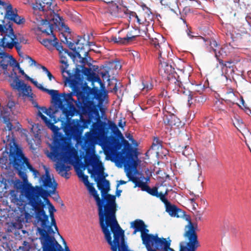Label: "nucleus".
I'll list each match as a JSON object with an SVG mask.
<instances>
[{
    "instance_id": "obj_1",
    "label": "nucleus",
    "mask_w": 251,
    "mask_h": 251,
    "mask_svg": "<svg viewBox=\"0 0 251 251\" xmlns=\"http://www.w3.org/2000/svg\"><path fill=\"white\" fill-rule=\"evenodd\" d=\"M81 71L75 69V74H73L70 71L67 70L65 74H62L64 78L65 85L69 84L70 87L72 88V91L70 93H61V96L63 99L64 106L66 108V117L74 116L77 112L76 108L73 105L74 102L76 103L73 97H77V100L88 99L90 98H97L99 96L98 92L91 88L87 85H83L82 77L81 76Z\"/></svg>"
},
{
    "instance_id": "obj_2",
    "label": "nucleus",
    "mask_w": 251,
    "mask_h": 251,
    "mask_svg": "<svg viewBox=\"0 0 251 251\" xmlns=\"http://www.w3.org/2000/svg\"><path fill=\"white\" fill-rule=\"evenodd\" d=\"M117 208L99 218L100 224L112 251H131L125 239L124 231L116 220Z\"/></svg>"
},
{
    "instance_id": "obj_3",
    "label": "nucleus",
    "mask_w": 251,
    "mask_h": 251,
    "mask_svg": "<svg viewBox=\"0 0 251 251\" xmlns=\"http://www.w3.org/2000/svg\"><path fill=\"white\" fill-rule=\"evenodd\" d=\"M94 171H91L92 176L97 175L98 177H95V181L97 182V187L100 191L101 199H100L97 191L92 185H88L90 193L94 197L97 202L98 208V215L99 218L106 214L117 208L115 196L108 194L110 190L109 181L105 179L107 175L99 174V169L97 168H93ZM90 172V171H89Z\"/></svg>"
},
{
    "instance_id": "obj_4",
    "label": "nucleus",
    "mask_w": 251,
    "mask_h": 251,
    "mask_svg": "<svg viewBox=\"0 0 251 251\" xmlns=\"http://www.w3.org/2000/svg\"><path fill=\"white\" fill-rule=\"evenodd\" d=\"M105 123L99 120V122L93 123L90 130L85 134L83 148L85 151L84 162L86 165L91 164L93 168L99 169V174H103L104 168L99 156L93 155L95 144L100 141L101 135L104 133Z\"/></svg>"
},
{
    "instance_id": "obj_5",
    "label": "nucleus",
    "mask_w": 251,
    "mask_h": 251,
    "mask_svg": "<svg viewBox=\"0 0 251 251\" xmlns=\"http://www.w3.org/2000/svg\"><path fill=\"white\" fill-rule=\"evenodd\" d=\"M24 193L28 203L35 212L37 220H42L43 225L45 226L48 220V215L44 210L45 204L42 201L41 198L49 205L51 203L48 197L54 193H50V191L44 189L41 186H33L29 184L25 189Z\"/></svg>"
},
{
    "instance_id": "obj_6",
    "label": "nucleus",
    "mask_w": 251,
    "mask_h": 251,
    "mask_svg": "<svg viewBox=\"0 0 251 251\" xmlns=\"http://www.w3.org/2000/svg\"><path fill=\"white\" fill-rule=\"evenodd\" d=\"M98 97L97 98H90L88 99L80 100H75L76 103L74 102L73 105L75 107H77V112L75 114L77 115L81 112V113L84 115H88L89 118L88 119H84L80 116V120H77L79 122V125L82 128V131L85 128H88L89 126L92 123V119L96 117V122H99L100 117L99 114V105L96 104L94 102V99H98Z\"/></svg>"
},
{
    "instance_id": "obj_7",
    "label": "nucleus",
    "mask_w": 251,
    "mask_h": 251,
    "mask_svg": "<svg viewBox=\"0 0 251 251\" xmlns=\"http://www.w3.org/2000/svg\"><path fill=\"white\" fill-rule=\"evenodd\" d=\"M13 143L15 145V147L10 146L9 152L7 151V149L8 143L6 144V149L0 157V163L6 164L8 156L10 163L12 164L13 167L18 170L19 173L24 167L25 164L28 169L32 172L34 168L29 163L27 158L25 156L22 150L15 143Z\"/></svg>"
},
{
    "instance_id": "obj_8",
    "label": "nucleus",
    "mask_w": 251,
    "mask_h": 251,
    "mask_svg": "<svg viewBox=\"0 0 251 251\" xmlns=\"http://www.w3.org/2000/svg\"><path fill=\"white\" fill-rule=\"evenodd\" d=\"M150 44L153 46L156 50L158 51V59L159 61V72L163 75V73L167 75L170 79L171 74L173 71L172 66L167 62V58L168 57L170 49L168 42H166L164 38L160 35L157 37L150 39Z\"/></svg>"
},
{
    "instance_id": "obj_9",
    "label": "nucleus",
    "mask_w": 251,
    "mask_h": 251,
    "mask_svg": "<svg viewBox=\"0 0 251 251\" xmlns=\"http://www.w3.org/2000/svg\"><path fill=\"white\" fill-rule=\"evenodd\" d=\"M117 138L113 137L112 142L113 146L117 149H120L124 146L122 150V154H120L119 159L126 168L130 170H136L138 165L136 161L133 159V155L131 152V146L129 142L126 140L122 133L118 129Z\"/></svg>"
},
{
    "instance_id": "obj_10",
    "label": "nucleus",
    "mask_w": 251,
    "mask_h": 251,
    "mask_svg": "<svg viewBox=\"0 0 251 251\" xmlns=\"http://www.w3.org/2000/svg\"><path fill=\"white\" fill-rule=\"evenodd\" d=\"M186 220L188 221V223L185 226L183 236L187 240V242L185 245H180V251H196L200 246L196 232L197 225L195 226L189 216L186 218Z\"/></svg>"
},
{
    "instance_id": "obj_11",
    "label": "nucleus",
    "mask_w": 251,
    "mask_h": 251,
    "mask_svg": "<svg viewBox=\"0 0 251 251\" xmlns=\"http://www.w3.org/2000/svg\"><path fill=\"white\" fill-rule=\"evenodd\" d=\"M37 230L40 235L43 251H64L62 247L54 238V231L50 226L48 230L43 228H37Z\"/></svg>"
},
{
    "instance_id": "obj_12",
    "label": "nucleus",
    "mask_w": 251,
    "mask_h": 251,
    "mask_svg": "<svg viewBox=\"0 0 251 251\" xmlns=\"http://www.w3.org/2000/svg\"><path fill=\"white\" fill-rule=\"evenodd\" d=\"M2 21V25L0 24V32L2 37L0 39V50H5V48L12 49L13 48V42L16 39L12 28V24L8 22L4 24Z\"/></svg>"
},
{
    "instance_id": "obj_13",
    "label": "nucleus",
    "mask_w": 251,
    "mask_h": 251,
    "mask_svg": "<svg viewBox=\"0 0 251 251\" xmlns=\"http://www.w3.org/2000/svg\"><path fill=\"white\" fill-rule=\"evenodd\" d=\"M64 146L62 141L58 139H55L53 141V145L51 147L50 154L56 159H60L64 163H72L75 153L74 149L63 151Z\"/></svg>"
},
{
    "instance_id": "obj_14",
    "label": "nucleus",
    "mask_w": 251,
    "mask_h": 251,
    "mask_svg": "<svg viewBox=\"0 0 251 251\" xmlns=\"http://www.w3.org/2000/svg\"><path fill=\"white\" fill-rule=\"evenodd\" d=\"M31 83L40 90L50 95L51 97V102L54 104V106H57L58 108H59L66 117V108L65 107L62 97L61 96V93L59 94L57 90H49L44 88L41 84L34 79L31 81Z\"/></svg>"
},
{
    "instance_id": "obj_15",
    "label": "nucleus",
    "mask_w": 251,
    "mask_h": 251,
    "mask_svg": "<svg viewBox=\"0 0 251 251\" xmlns=\"http://www.w3.org/2000/svg\"><path fill=\"white\" fill-rule=\"evenodd\" d=\"M56 109H54L53 108L50 107L49 109H47L46 107H43L42 108V110L43 113H45L47 115L49 116L51 119H53L54 121L53 123L50 122L49 125L48 126V127L50 128L54 133H57L58 132L60 128L57 126H55L54 124L55 123H57L59 121H61V122L64 123V120H66L68 121L69 120L71 119L73 116H70V117L67 118L66 117L65 114L63 113V111L61 110L63 116H61L58 117L57 116V114L58 112V108L57 106H55Z\"/></svg>"
},
{
    "instance_id": "obj_16",
    "label": "nucleus",
    "mask_w": 251,
    "mask_h": 251,
    "mask_svg": "<svg viewBox=\"0 0 251 251\" xmlns=\"http://www.w3.org/2000/svg\"><path fill=\"white\" fill-rule=\"evenodd\" d=\"M142 243L145 245L147 251H152L161 238L158 234H150L147 226L145 224L140 232Z\"/></svg>"
},
{
    "instance_id": "obj_17",
    "label": "nucleus",
    "mask_w": 251,
    "mask_h": 251,
    "mask_svg": "<svg viewBox=\"0 0 251 251\" xmlns=\"http://www.w3.org/2000/svg\"><path fill=\"white\" fill-rule=\"evenodd\" d=\"M70 120L64 127L65 133L70 138L76 139L82 134V128L77 120H73L71 122Z\"/></svg>"
},
{
    "instance_id": "obj_18",
    "label": "nucleus",
    "mask_w": 251,
    "mask_h": 251,
    "mask_svg": "<svg viewBox=\"0 0 251 251\" xmlns=\"http://www.w3.org/2000/svg\"><path fill=\"white\" fill-rule=\"evenodd\" d=\"M15 76L14 77L12 82L11 83V86L14 89L18 90V91H21L23 93V95L27 97H31V88L30 86H27L25 84L23 81L20 80L16 73H15Z\"/></svg>"
},
{
    "instance_id": "obj_19",
    "label": "nucleus",
    "mask_w": 251,
    "mask_h": 251,
    "mask_svg": "<svg viewBox=\"0 0 251 251\" xmlns=\"http://www.w3.org/2000/svg\"><path fill=\"white\" fill-rule=\"evenodd\" d=\"M56 4L53 3V0H36L35 3L33 4V9L34 11L39 10L43 12L48 13L51 10L54 9Z\"/></svg>"
},
{
    "instance_id": "obj_20",
    "label": "nucleus",
    "mask_w": 251,
    "mask_h": 251,
    "mask_svg": "<svg viewBox=\"0 0 251 251\" xmlns=\"http://www.w3.org/2000/svg\"><path fill=\"white\" fill-rule=\"evenodd\" d=\"M5 10L4 19L12 21L18 25L25 23V18L19 16L17 14L16 9H15V11L13 10L12 5L10 3H8V5L5 7Z\"/></svg>"
},
{
    "instance_id": "obj_21",
    "label": "nucleus",
    "mask_w": 251,
    "mask_h": 251,
    "mask_svg": "<svg viewBox=\"0 0 251 251\" xmlns=\"http://www.w3.org/2000/svg\"><path fill=\"white\" fill-rule=\"evenodd\" d=\"M154 15L151 9L146 5L142 6V11L140 12V19H138L139 24H145L146 25H153Z\"/></svg>"
},
{
    "instance_id": "obj_22",
    "label": "nucleus",
    "mask_w": 251,
    "mask_h": 251,
    "mask_svg": "<svg viewBox=\"0 0 251 251\" xmlns=\"http://www.w3.org/2000/svg\"><path fill=\"white\" fill-rule=\"evenodd\" d=\"M55 9L50 11L48 13H46L47 15V20L53 26V28L55 27H65L66 29L69 30L68 26L66 27L63 19L59 14L55 13Z\"/></svg>"
},
{
    "instance_id": "obj_23",
    "label": "nucleus",
    "mask_w": 251,
    "mask_h": 251,
    "mask_svg": "<svg viewBox=\"0 0 251 251\" xmlns=\"http://www.w3.org/2000/svg\"><path fill=\"white\" fill-rule=\"evenodd\" d=\"M40 180L42 182V185L41 186L42 187L43 186L45 188L49 189L47 190L50 191V193H55L57 188V183L54 180L52 181L47 169H46L45 174L40 177Z\"/></svg>"
},
{
    "instance_id": "obj_24",
    "label": "nucleus",
    "mask_w": 251,
    "mask_h": 251,
    "mask_svg": "<svg viewBox=\"0 0 251 251\" xmlns=\"http://www.w3.org/2000/svg\"><path fill=\"white\" fill-rule=\"evenodd\" d=\"M111 10L112 11L111 12V14L115 17H123V15L122 14V13H124L125 15H129L130 19L131 17H135L137 19V22L138 19H140V15L138 16L135 12L128 11L127 9H126L124 8H122L119 7V6L116 4L112 5L111 8Z\"/></svg>"
},
{
    "instance_id": "obj_25",
    "label": "nucleus",
    "mask_w": 251,
    "mask_h": 251,
    "mask_svg": "<svg viewBox=\"0 0 251 251\" xmlns=\"http://www.w3.org/2000/svg\"><path fill=\"white\" fill-rule=\"evenodd\" d=\"M52 37L53 38V39H43L41 43L50 50H52L54 47L55 48L56 50H59L60 48L61 49V46L62 43L57 42L58 39L55 35H52Z\"/></svg>"
},
{
    "instance_id": "obj_26",
    "label": "nucleus",
    "mask_w": 251,
    "mask_h": 251,
    "mask_svg": "<svg viewBox=\"0 0 251 251\" xmlns=\"http://www.w3.org/2000/svg\"><path fill=\"white\" fill-rule=\"evenodd\" d=\"M170 240L167 241L166 238H161L152 251H175L170 248Z\"/></svg>"
},
{
    "instance_id": "obj_27",
    "label": "nucleus",
    "mask_w": 251,
    "mask_h": 251,
    "mask_svg": "<svg viewBox=\"0 0 251 251\" xmlns=\"http://www.w3.org/2000/svg\"><path fill=\"white\" fill-rule=\"evenodd\" d=\"M61 49H59V50H57L59 52V56L60 57V62L64 64V66H61V71L62 74H65L66 69H67L69 64H68V60L66 57V53L68 52V50L66 49H64L62 45L61 46Z\"/></svg>"
},
{
    "instance_id": "obj_28",
    "label": "nucleus",
    "mask_w": 251,
    "mask_h": 251,
    "mask_svg": "<svg viewBox=\"0 0 251 251\" xmlns=\"http://www.w3.org/2000/svg\"><path fill=\"white\" fill-rule=\"evenodd\" d=\"M166 211L171 216L181 218L185 216V212L174 204H171L166 208Z\"/></svg>"
},
{
    "instance_id": "obj_29",
    "label": "nucleus",
    "mask_w": 251,
    "mask_h": 251,
    "mask_svg": "<svg viewBox=\"0 0 251 251\" xmlns=\"http://www.w3.org/2000/svg\"><path fill=\"white\" fill-rule=\"evenodd\" d=\"M188 96L187 101L188 104L191 106L194 103H201L205 101L206 98L202 94L190 93L189 94H186Z\"/></svg>"
},
{
    "instance_id": "obj_30",
    "label": "nucleus",
    "mask_w": 251,
    "mask_h": 251,
    "mask_svg": "<svg viewBox=\"0 0 251 251\" xmlns=\"http://www.w3.org/2000/svg\"><path fill=\"white\" fill-rule=\"evenodd\" d=\"M223 96V100L226 102L233 104L236 103V101L237 100V97L235 95L232 88H227Z\"/></svg>"
},
{
    "instance_id": "obj_31",
    "label": "nucleus",
    "mask_w": 251,
    "mask_h": 251,
    "mask_svg": "<svg viewBox=\"0 0 251 251\" xmlns=\"http://www.w3.org/2000/svg\"><path fill=\"white\" fill-rule=\"evenodd\" d=\"M80 39H81V37L79 36L78 38L77 39V41L75 42V45L77 46V50L74 51L75 52L73 53L70 52L68 50V52L66 53V55L70 56L73 60H74L76 57L78 58H81V52L82 51V50L84 49V44L79 43Z\"/></svg>"
},
{
    "instance_id": "obj_32",
    "label": "nucleus",
    "mask_w": 251,
    "mask_h": 251,
    "mask_svg": "<svg viewBox=\"0 0 251 251\" xmlns=\"http://www.w3.org/2000/svg\"><path fill=\"white\" fill-rule=\"evenodd\" d=\"M182 154L187 157L188 160L191 161L190 165L192 163L195 166L197 167L198 163L195 159V153L191 148L189 146H185L184 149L182 151Z\"/></svg>"
},
{
    "instance_id": "obj_33",
    "label": "nucleus",
    "mask_w": 251,
    "mask_h": 251,
    "mask_svg": "<svg viewBox=\"0 0 251 251\" xmlns=\"http://www.w3.org/2000/svg\"><path fill=\"white\" fill-rule=\"evenodd\" d=\"M145 225L144 222L141 219H136L131 222L130 223V228L134 229L133 234L134 235L138 232H140Z\"/></svg>"
},
{
    "instance_id": "obj_34",
    "label": "nucleus",
    "mask_w": 251,
    "mask_h": 251,
    "mask_svg": "<svg viewBox=\"0 0 251 251\" xmlns=\"http://www.w3.org/2000/svg\"><path fill=\"white\" fill-rule=\"evenodd\" d=\"M8 57V54L5 51V50H0V58H1V60L0 61V66L4 71H7L8 65H9V59Z\"/></svg>"
},
{
    "instance_id": "obj_35",
    "label": "nucleus",
    "mask_w": 251,
    "mask_h": 251,
    "mask_svg": "<svg viewBox=\"0 0 251 251\" xmlns=\"http://www.w3.org/2000/svg\"><path fill=\"white\" fill-rule=\"evenodd\" d=\"M39 29L42 32L46 33L47 35H49L50 34L53 35V26L49 22L47 19L42 24L41 27H39Z\"/></svg>"
},
{
    "instance_id": "obj_36",
    "label": "nucleus",
    "mask_w": 251,
    "mask_h": 251,
    "mask_svg": "<svg viewBox=\"0 0 251 251\" xmlns=\"http://www.w3.org/2000/svg\"><path fill=\"white\" fill-rule=\"evenodd\" d=\"M37 221H38V222H40V226H41V227H38V228H44L45 229V230H48V228L50 226L51 227V228L52 229V226H53L54 227L55 230L57 231L58 234H59V233L58 232V227L57 226L56 221H55V219H53L52 220H51V223H50V225H49V216H48V220H47V222H46L45 226L43 225V222H42V220H37Z\"/></svg>"
},
{
    "instance_id": "obj_37",
    "label": "nucleus",
    "mask_w": 251,
    "mask_h": 251,
    "mask_svg": "<svg viewBox=\"0 0 251 251\" xmlns=\"http://www.w3.org/2000/svg\"><path fill=\"white\" fill-rule=\"evenodd\" d=\"M10 115L9 112H5L1 113L0 117L2 119L3 123L6 125L7 129L10 131L13 128V125L10 121Z\"/></svg>"
},
{
    "instance_id": "obj_38",
    "label": "nucleus",
    "mask_w": 251,
    "mask_h": 251,
    "mask_svg": "<svg viewBox=\"0 0 251 251\" xmlns=\"http://www.w3.org/2000/svg\"><path fill=\"white\" fill-rule=\"evenodd\" d=\"M127 176L129 178V180L135 184L134 187H138L142 189L146 183L140 180L139 178L136 176H130L129 173L127 174Z\"/></svg>"
},
{
    "instance_id": "obj_39",
    "label": "nucleus",
    "mask_w": 251,
    "mask_h": 251,
    "mask_svg": "<svg viewBox=\"0 0 251 251\" xmlns=\"http://www.w3.org/2000/svg\"><path fill=\"white\" fill-rule=\"evenodd\" d=\"M141 190L143 191L147 192L148 193L151 195V196L157 197L158 192L157 188L155 187H153L152 188H151L150 186L148 185H147L146 183H145Z\"/></svg>"
},
{
    "instance_id": "obj_40",
    "label": "nucleus",
    "mask_w": 251,
    "mask_h": 251,
    "mask_svg": "<svg viewBox=\"0 0 251 251\" xmlns=\"http://www.w3.org/2000/svg\"><path fill=\"white\" fill-rule=\"evenodd\" d=\"M166 120L167 124L171 126H179V119L174 115H171L170 117H167Z\"/></svg>"
},
{
    "instance_id": "obj_41",
    "label": "nucleus",
    "mask_w": 251,
    "mask_h": 251,
    "mask_svg": "<svg viewBox=\"0 0 251 251\" xmlns=\"http://www.w3.org/2000/svg\"><path fill=\"white\" fill-rule=\"evenodd\" d=\"M162 141H161L159 138L157 137H154L151 149L154 150H158L162 148Z\"/></svg>"
},
{
    "instance_id": "obj_42",
    "label": "nucleus",
    "mask_w": 251,
    "mask_h": 251,
    "mask_svg": "<svg viewBox=\"0 0 251 251\" xmlns=\"http://www.w3.org/2000/svg\"><path fill=\"white\" fill-rule=\"evenodd\" d=\"M178 1L176 0H161V4L168 6L172 9V7L177 6Z\"/></svg>"
},
{
    "instance_id": "obj_43",
    "label": "nucleus",
    "mask_w": 251,
    "mask_h": 251,
    "mask_svg": "<svg viewBox=\"0 0 251 251\" xmlns=\"http://www.w3.org/2000/svg\"><path fill=\"white\" fill-rule=\"evenodd\" d=\"M27 141L28 143V145L30 146V149L32 150H35L37 148L38 146L40 144L41 141L39 138H37V141H36V140L33 138L32 139H27Z\"/></svg>"
},
{
    "instance_id": "obj_44",
    "label": "nucleus",
    "mask_w": 251,
    "mask_h": 251,
    "mask_svg": "<svg viewBox=\"0 0 251 251\" xmlns=\"http://www.w3.org/2000/svg\"><path fill=\"white\" fill-rule=\"evenodd\" d=\"M204 90V85H202L201 84L197 85L195 86V88L194 89L193 91H188V94H189L190 93H195L196 94H202Z\"/></svg>"
},
{
    "instance_id": "obj_45",
    "label": "nucleus",
    "mask_w": 251,
    "mask_h": 251,
    "mask_svg": "<svg viewBox=\"0 0 251 251\" xmlns=\"http://www.w3.org/2000/svg\"><path fill=\"white\" fill-rule=\"evenodd\" d=\"M61 41L64 43L67 44L70 50L73 51H75L76 50H77V47H76V46L75 45V43H72L71 41H68V39L66 37H64V40H61Z\"/></svg>"
},
{
    "instance_id": "obj_46",
    "label": "nucleus",
    "mask_w": 251,
    "mask_h": 251,
    "mask_svg": "<svg viewBox=\"0 0 251 251\" xmlns=\"http://www.w3.org/2000/svg\"><path fill=\"white\" fill-rule=\"evenodd\" d=\"M15 106V103L14 101L9 100L6 105V107L4 110V111H1V113L5 112H9L10 113V112H12Z\"/></svg>"
},
{
    "instance_id": "obj_47",
    "label": "nucleus",
    "mask_w": 251,
    "mask_h": 251,
    "mask_svg": "<svg viewBox=\"0 0 251 251\" xmlns=\"http://www.w3.org/2000/svg\"><path fill=\"white\" fill-rule=\"evenodd\" d=\"M206 41L207 42V44H209V45L211 47L214 51L215 53V56L217 57L218 54L216 52V50L215 49V48H217L218 46L217 42L215 40H207Z\"/></svg>"
},
{
    "instance_id": "obj_48",
    "label": "nucleus",
    "mask_w": 251,
    "mask_h": 251,
    "mask_svg": "<svg viewBox=\"0 0 251 251\" xmlns=\"http://www.w3.org/2000/svg\"><path fill=\"white\" fill-rule=\"evenodd\" d=\"M136 36V35H133L131 32H128L126 36L124 37V40L125 41L126 44H127L133 41Z\"/></svg>"
},
{
    "instance_id": "obj_49",
    "label": "nucleus",
    "mask_w": 251,
    "mask_h": 251,
    "mask_svg": "<svg viewBox=\"0 0 251 251\" xmlns=\"http://www.w3.org/2000/svg\"><path fill=\"white\" fill-rule=\"evenodd\" d=\"M71 169V167L69 166L66 165L65 164L62 163L59 166L56 167L57 171H59V172H63L65 171L67 172Z\"/></svg>"
},
{
    "instance_id": "obj_50",
    "label": "nucleus",
    "mask_w": 251,
    "mask_h": 251,
    "mask_svg": "<svg viewBox=\"0 0 251 251\" xmlns=\"http://www.w3.org/2000/svg\"><path fill=\"white\" fill-rule=\"evenodd\" d=\"M82 74L87 76L88 78H90L93 72L92 71L90 68L83 67L81 71Z\"/></svg>"
},
{
    "instance_id": "obj_51",
    "label": "nucleus",
    "mask_w": 251,
    "mask_h": 251,
    "mask_svg": "<svg viewBox=\"0 0 251 251\" xmlns=\"http://www.w3.org/2000/svg\"><path fill=\"white\" fill-rule=\"evenodd\" d=\"M111 41H113L115 43L119 44L120 45H125L126 42L124 40V37H117L116 36H112Z\"/></svg>"
},
{
    "instance_id": "obj_52",
    "label": "nucleus",
    "mask_w": 251,
    "mask_h": 251,
    "mask_svg": "<svg viewBox=\"0 0 251 251\" xmlns=\"http://www.w3.org/2000/svg\"><path fill=\"white\" fill-rule=\"evenodd\" d=\"M142 84L143 85L142 91H146V92H147L148 91H150L152 89L153 85L151 83L149 82L143 81L142 82Z\"/></svg>"
},
{
    "instance_id": "obj_53",
    "label": "nucleus",
    "mask_w": 251,
    "mask_h": 251,
    "mask_svg": "<svg viewBox=\"0 0 251 251\" xmlns=\"http://www.w3.org/2000/svg\"><path fill=\"white\" fill-rule=\"evenodd\" d=\"M81 53V58H79L80 59V61L82 63L85 64L87 62V59L86 58V57L88 55V51H83V50H82Z\"/></svg>"
},
{
    "instance_id": "obj_54",
    "label": "nucleus",
    "mask_w": 251,
    "mask_h": 251,
    "mask_svg": "<svg viewBox=\"0 0 251 251\" xmlns=\"http://www.w3.org/2000/svg\"><path fill=\"white\" fill-rule=\"evenodd\" d=\"M89 78L91 79V81L93 82H97L99 83L100 84H102L101 79L100 78L99 76L98 75L96 74L95 73H93L92 74V75H91Z\"/></svg>"
},
{
    "instance_id": "obj_55",
    "label": "nucleus",
    "mask_w": 251,
    "mask_h": 251,
    "mask_svg": "<svg viewBox=\"0 0 251 251\" xmlns=\"http://www.w3.org/2000/svg\"><path fill=\"white\" fill-rule=\"evenodd\" d=\"M0 246L2 248H0L1 251H9L11 249L9 244L7 242H0Z\"/></svg>"
},
{
    "instance_id": "obj_56",
    "label": "nucleus",
    "mask_w": 251,
    "mask_h": 251,
    "mask_svg": "<svg viewBox=\"0 0 251 251\" xmlns=\"http://www.w3.org/2000/svg\"><path fill=\"white\" fill-rule=\"evenodd\" d=\"M222 51H223V49H221V50L219 51L218 53L219 54L218 55V56L216 58L218 59V62H219L220 65L221 66V69L222 70H224L225 68H226V62H224V61L222 59H220L219 58L220 54H221V52Z\"/></svg>"
},
{
    "instance_id": "obj_57",
    "label": "nucleus",
    "mask_w": 251,
    "mask_h": 251,
    "mask_svg": "<svg viewBox=\"0 0 251 251\" xmlns=\"http://www.w3.org/2000/svg\"><path fill=\"white\" fill-rule=\"evenodd\" d=\"M42 111L41 112L39 111L38 115L40 117H41V118L43 120V121L45 123L46 125L48 126L49 125V124L51 122V121L47 117L44 115L42 114Z\"/></svg>"
},
{
    "instance_id": "obj_58",
    "label": "nucleus",
    "mask_w": 251,
    "mask_h": 251,
    "mask_svg": "<svg viewBox=\"0 0 251 251\" xmlns=\"http://www.w3.org/2000/svg\"><path fill=\"white\" fill-rule=\"evenodd\" d=\"M201 194V192H200L198 193H194L193 192H190V195L194 196V198H191L190 199V201L191 202V203L193 204V203H195V200L196 199L199 198L200 197V194Z\"/></svg>"
},
{
    "instance_id": "obj_59",
    "label": "nucleus",
    "mask_w": 251,
    "mask_h": 251,
    "mask_svg": "<svg viewBox=\"0 0 251 251\" xmlns=\"http://www.w3.org/2000/svg\"><path fill=\"white\" fill-rule=\"evenodd\" d=\"M41 68L42 69L43 71L46 73L50 80H51L52 78H54V76L46 67L41 65Z\"/></svg>"
},
{
    "instance_id": "obj_60",
    "label": "nucleus",
    "mask_w": 251,
    "mask_h": 251,
    "mask_svg": "<svg viewBox=\"0 0 251 251\" xmlns=\"http://www.w3.org/2000/svg\"><path fill=\"white\" fill-rule=\"evenodd\" d=\"M233 124L237 128H238L239 127L241 128L244 126L242 120L238 119H235V121L233 122Z\"/></svg>"
},
{
    "instance_id": "obj_61",
    "label": "nucleus",
    "mask_w": 251,
    "mask_h": 251,
    "mask_svg": "<svg viewBox=\"0 0 251 251\" xmlns=\"http://www.w3.org/2000/svg\"><path fill=\"white\" fill-rule=\"evenodd\" d=\"M23 245L24 246L19 247V249L22 250L23 251H29V245L27 242L24 241Z\"/></svg>"
},
{
    "instance_id": "obj_62",
    "label": "nucleus",
    "mask_w": 251,
    "mask_h": 251,
    "mask_svg": "<svg viewBox=\"0 0 251 251\" xmlns=\"http://www.w3.org/2000/svg\"><path fill=\"white\" fill-rule=\"evenodd\" d=\"M15 47L17 50L18 53H20V51L21 50L22 46L20 45V43L19 42L18 40L15 41L13 42V47Z\"/></svg>"
},
{
    "instance_id": "obj_63",
    "label": "nucleus",
    "mask_w": 251,
    "mask_h": 251,
    "mask_svg": "<svg viewBox=\"0 0 251 251\" xmlns=\"http://www.w3.org/2000/svg\"><path fill=\"white\" fill-rule=\"evenodd\" d=\"M8 58L9 59V65L11 66H14L15 67L16 63H18L16 59H15L12 55H9V54Z\"/></svg>"
},
{
    "instance_id": "obj_64",
    "label": "nucleus",
    "mask_w": 251,
    "mask_h": 251,
    "mask_svg": "<svg viewBox=\"0 0 251 251\" xmlns=\"http://www.w3.org/2000/svg\"><path fill=\"white\" fill-rule=\"evenodd\" d=\"M174 80H175L174 83H175L176 85L178 86L179 88L182 89V87L183 86L182 82L179 80L176 79V78H174Z\"/></svg>"
}]
</instances>
